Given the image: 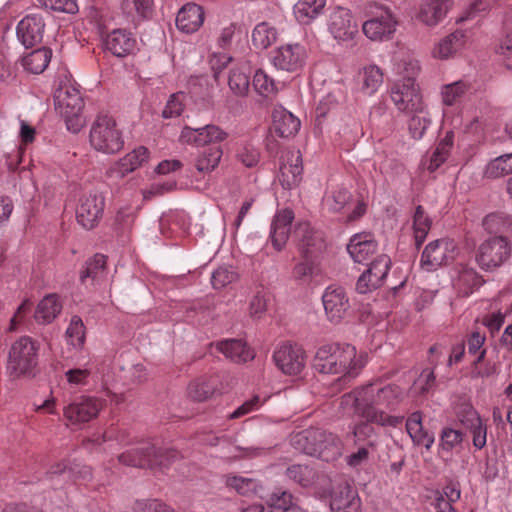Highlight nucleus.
Segmentation results:
<instances>
[{
  "label": "nucleus",
  "mask_w": 512,
  "mask_h": 512,
  "mask_svg": "<svg viewBox=\"0 0 512 512\" xmlns=\"http://www.w3.org/2000/svg\"><path fill=\"white\" fill-rule=\"evenodd\" d=\"M54 105L55 110L64 117L67 129L73 133L79 132L84 124L81 117L84 102L79 90L72 85H60L54 93Z\"/></svg>",
  "instance_id": "6e6552de"
},
{
  "label": "nucleus",
  "mask_w": 512,
  "mask_h": 512,
  "mask_svg": "<svg viewBox=\"0 0 512 512\" xmlns=\"http://www.w3.org/2000/svg\"><path fill=\"white\" fill-rule=\"evenodd\" d=\"M226 485L244 496L255 492L257 488V482L254 479L236 475L226 476Z\"/></svg>",
  "instance_id": "bf43d9fd"
},
{
  "label": "nucleus",
  "mask_w": 512,
  "mask_h": 512,
  "mask_svg": "<svg viewBox=\"0 0 512 512\" xmlns=\"http://www.w3.org/2000/svg\"><path fill=\"white\" fill-rule=\"evenodd\" d=\"M511 249V243L506 237H491L479 246L476 261L482 269L494 270L509 259Z\"/></svg>",
  "instance_id": "1a4fd4ad"
},
{
  "label": "nucleus",
  "mask_w": 512,
  "mask_h": 512,
  "mask_svg": "<svg viewBox=\"0 0 512 512\" xmlns=\"http://www.w3.org/2000/svg\"><path fill=\"white\" fill-rule=\"evenodd\" d=\"M67 342L76 349L83 347L86 337V329L82 319L74 315L65 332Z\"/></svg>",
  "instance_id": "09e8293b"
},
{
  "label": "nucleus",
  "mask_w": 512,
  "mask_h": 512,
  "mask_svg": "<svg viewBox=\"0 0 512 512\" xmlns=\"http://www.w3.org/2000/svg\"><path fill=\"white\" fill-rule=\"evenodd\" d=\"M307 58L305 47L299 43L284 44L273 52L272 63L280 70L298 72Z\"/></svg>",
  "instance_id": "2eb2a0df"
},
{
  "label": "nucleus",
  "mask_w": 512,
  "mask_h": 512,
  "mask_svg": "<svg viewBox=\"0 0 512 512\" xmlns=\"http://www.w3.org/2000/svg\"><path fill=\"white\" fill-rule=\"evenodd\" d=\"M453 138V133L448 132L437 144L427 165L430 172L437 170L447 160L453 146Z\"/></svg>",
  "instance_id": "37998d69"
},
{
  "label": "nucleus",
  "mask_w": 512,
  "mask_h": 512,
  "mask_svg": "<svg viewBox=\"0 0 512 512\" xmlns=\"http://www.w3.org/2000/svg\"><path fill=\"white\" fill-rule=\"evenodd\" d=\"M90 144L98 152L116 154L124 147L122 131L107 114L98 115L90 129Z\"/></svg>",
  "instance_id": "423d86ee"
},
{
  "label": "nucleus",
  "mask_w": 512,
  "mask_h": 512,
  "mask_svg": "<svg viewBox=\"0 0 512 512\" xmlns=\"http://www.w3.org/2000/svg\"><path fill=\"white\" fill-rule=\"evenodd\" d=\"M347 251L354 262L363 263L377 251V243L370 233L355 234L347 245Z\"/></svg>",
  "instance_id": "a878e982"
},
{
  "label": "nucleus",
  "mask_w": 512,
  "mask_h": 512,
  "mask_svg": "<svg viewBox=\"0 0 512 512\" xmlns=\"http://www.w3.org/2000/svg\"><path fill=\"white\" fill-rule=\"evenodd\" d=\"M290 442L296 450L324 461L336 460L344 451V443L338 435L319 428L297 432L292 435Z\"/></svg>",
  "instance_id": "7ed1b4c3"
},
{
  "label": "nucleus",
  "mask_w": 512,
  "mask_h": 512,
  "mask_svg": "<svg viewBox=\"0 0 512 512\" xmlns=\"http://www.w3.org/2000/svg\"><path fill=\"white\" fill-rule=\"evenodd\" d=\"M375 422L362 418L354 424L352 429L353 442L355 446H363L373 449L377 445L378 433L373 426Z\"/></svg>",
  "instance_id": "72a5a7b5"
},
{
  "label": "nucleus",
  "mask_w": 512,
  "mask_h": 512,
  "mask_svg": "<svg viewBox=\"0 0 512 512\" xmlns=\"http://www.w3.org/2000/svg\"><path fill=\"white\" fill-rule=\"evenodd\" d=\"M405 70L407 77L395 82L390 88L391 100L400 112L423 114L426 105L420 93V88L413 78V75L419 71L418 61L409 59Z\"/></svg>",
  "instance_id": "20e7f679"
},
{
  "label": "nucleus",
  "mask_w": 512,
  "mask_h": 512,
  "mask_svg": "<svg viewBox=\"0 0 512 512\" xmlns=\"http://www.w3.org/2000/svg\"><path fill=\"white\" fill-rule=\"evenodd\" d=\"M106 257L102 254H95L87 263L84 270L81 272L80 280L86 283L87 279L92 281L98 280L105 271Z\"/></svg>",
  "instance_id": "864d4df0"
},
{
  "label": "nucleus",
  "mask_w": 512,
  "mask_h": 512,
  "mask_svg": "<svg viewBox=\"0 0 512 512\" xmlns=\"http://www.w3.org/2000/svg\"><path fill=\"white\" fill-rule=\"evenodd\" d=\"M483 226L489 233L505 232L512 226V218L503 212L491 213L484 218Z\"/></svg>",
  "instance_id": "5fc2aeb1"
},
{
  "label": "nucleus",
  "mask_w": 512,
  "mask_h": 512,
  "mask_svg": "<svg viewBox=\"0 0 512 512\" xmlns=\"http://www.w3.org/2000/svg\"><path fill=\"white\" fill-rule=\"evenodd\" d=\"M430 123L431 120L426 111L423 114H414L409 121V131L411 136L414 139H421Z\"/></svg>",
  "instance_id": "0e129e2a"
},
{
  "label": "nucleus",
  "mask_w": 512,
  "mask_h": 512,
  "mask_svg": "<svg viewBox=\"0 0 512 512\" xmlns=\"http://www.w3.org/2000/svg\"><path fill=\"white\" fill-rule=\"evenodd\" d=\"M463 439L464 434L461 431L445 427L443 428L439 439L440 449L449 453L460 446Z\"/></svg>",
  "instance_id": "13d9d810"
},
{
  "label": "nucleus",
  "mask_w": 512,
  "mask_h": 512,
  "mask_svg": "<svg viewBox=\"0 0 512 512\" xmlns=\"http://www.w3.org/2000/svg\"><path fill=\"white\" fill-rule=\"evenodd\" d=\"M331 512H360L361 499L357 490L348 483L333 488L330 496Z\"/></svg>",
  "instance_id": "6ab92c4d"
},
{
  "label": "nucleus",
  "mask_w": 512,
  "mask_h": 512,
  "mask_svg": "<svg viewBox=\"0 0 512 512\" xmlns=\"http://www.w3.org/2000/svg\"><path fill=\"white\" fill-rule=\"evenodd\" d=\"M455 256L456 244L453 240H435L425 247L421 257V265L427 271H433L452 261Z\"/></svg>",
  "instance_id": "ddd939ff"
},
{
  "label": "nucleus",
  "mask_w": 512,
  "mask_h": 512,
  "mask_svg": "<svg viewBox=\"0 0 512 512\" xmlns=\"http://www.w3.org/2000/svg\"><path fill=\"white\" fill-rule=\"evenodd\" d=\"M406 430L415 445L424 446L429 450L434 444V434L424 429L420 412H414L408 417Z\"/></svg>",
  "instance_id": "2f4dec72"
},
{
  "label": "nucleus",
  "mask_w": 512,
  "mask_h": 512,
  "mask_svg": "<svg viewBox=\"0 0 512 512\" xmlns=\"http://www.w3.org/2000/svg\"><path fill=\"white\" fill-rule=\"evenodd\" d=\"M398 24V18L392 10L381 6L370 19L362 24V31L372 41H387L394 36Z\"/></svg>",
  "instance_id": "9b49d317"
},
{
  "label": "nucleus",
  "mask_w": 512,
  "mask_h": 512,
  "mask_svg": "<svg viewBox=\"0 0 512 512\" xmlns=\"http://www.w3.org/2000/svg\"><path fill=\"white\" fill-rule=\"evenodd\" d=\"M322 302L328 320L334 323H339L350 308L344 288L337 285H330L325 289Z\"/></svg>",
  "instance_id": "f3484780"
},
{
  "label": "nucleus",
  "mask_w": 512,
  "mask_h": 512,
  "mask_svg": "<svg viewBox=\"0 0 512 512\" xmlns=\"http://www.w3.org/2000/svg\"><path fill=\"white\" fill-rule=\"evenodd\" d=\"M136 38L125 29H114L104 38L105 49L116 57H125L136 48Z\"/></svg>",
  "instance_id": "4be33fe9"
},
{
  "label": "nucleus",
  "mask_w": 512,
  "mask_h": 512,
  "mask_svg": "<svg viewBox=\"0 0 512 512\" xmlns=\"http://www.w3.org/2000/svg\"><path fill=\"white\" fill-rule=\"evenodd\" d=\"M45 22L40 14H29L17 25L16 33L18 40L26 48L39 44L44 35Z\"/></svg>",
  "instance_id": "aec40b11"
},
{
  "label": "nucleus",
  "mask_w": 512,
  "mask_h": 512,
  "mask_svg": "<svg viewBox=\"0 0 512 512\" xmlns=\"http://www.w3.org/2000/svg\"><path fill=\"white\" fill-rule=\"evenodd\" d=\"M484 358L485 351H480V354L473 360L471 369L472 378H487L495 373V365L489 362L484 363Z\"/></svg>",
  "instance_id": "680f3d73"
},
{
  "label": "nucleus",
  "mask_w": 512,
  "mask_h": 512,
  "mask_svg": "<svg viewBox=\"0 0 512 512\" xmlns=\"http://www.w3.org/2000/svg\"><path fill=\"white\" fill-rule=\"evenodd\" d=\"M105 206L104 197L99 193L84 195L76 210L78 222L86 229H92L97 225Z\"/></svg>",
  "instance_id": "a211bd4d"
},
{
  "label": "nucleus",
  "mask_w": 512,
  "mask_h": 512,
  "mask_svg": "<svg viewBox=\"0 0 512 512\" xmlns=\"http://www.w3.org/2000/svg\"><path fill=\"white\" fill-rule=\"evenodd\" d=\"M286 474L289 479L295 481L303 487H308L313 483L315 472L307 465L294 464L287 468Z\"/></svg>",
  "instance_id": "6e6d98bb"
},
{
  "label": "nucleus",
  "mask_w": 512,
  "mask_h": 512,
  "mask_svg": "<svg viewBox=\"0 0 512 512\" xmlns=\"http://www.w3.org/2000/svg\"><path fill=\"white\" fill-rule=\"evenodd\" d=\"M205 133H206L205 126L202 128H197V129L186 126L183 128V130L181 132L180 139L182 142L187 143V144L203 146V145H207V141H206L207 138L205 137Z\"/></svg>",
  "instance_id": "e2e57ef3"
},
{
  "label": "nucleus",
  "mask_w": 512,
  "mask_h": 512,
  "mask_svg": "<svg viewBox=\"0 0 512 512\" xmlns=\"http://www.w3.org/2000/svg\"><path fill=\"white\" fill-rule=\"evenodd\" d=\"M204 22V11L195 3L184 5L176 17L177 28L187 34L196 32Z\"/></svg>",
  "instance_id": "cd10ccee"
},
{
  "label": "nucleus",
  "mask_w": 512,
  "mask_h": 512,
  "mask_svg": "<svg viewBox=\"0 0 512 512\" xmlns=\"http://www.w3.org/2000/svg\"><path fill=\"white\" fill-rule=\"evenodd\" d=\"M222 149L217 146L204 149L198 156L195 166L199 172H210L214 170L222 157Z\"/></svg>",
  "instance_id": "49530a36"
},
{
  "label": "nucleus",
  "mask_w": 512,
  "mask_h": 512,
  "mask_svg": "<svg viewBox=\"0 0 512 512\" xmlns=\"http://www.w3.org/2000/svg\"><path fill=\"white\" fill-rule=\"evenodd\" d=\"M362 354L350 344L331 343L320 346L313 359L314 368L324 374H340L345 379L354 378L364 367Z\"/></svg>",
  "instance_id": "f03ea898"
},
{
  "label": "nucleus",
  "mask_w": 512,
  "mask_h": 512,
  "mask_svg": "<svg viewBox=\"0 0 512 512\" xmlns=\"http://www.w3.org/2000/svg\"><path fill=\"white\" fill-rule=\"evenodd\" d=\"M469 88V83L464 80H459L450 84L443 85L440 89L442 103L445 106H453L457 104L466 94Z\"/></svg>",
  "instance_id": "c03bdc74"
},
{
  "label": "nucleus",
  "mask_w": 512,
  "mask_h": 512,
  "mask_svg": "<svg viewBox=\"0 0 512 512\" xmlns=\"http://www.w3.org/2000/svg\"><path fill=\"white\" fill-rule=\"evenodd\" d=\"M465 42V34L462 31H455L434 46L432 56L436 59L446 60L456 54Z\"/></svg>",
  "instance_id": "473e14b6"
},
{
  "label": "nucleus",
  "mask_w": 512,
  "mask_h": 512,
  "mask_svg": "<svg viewBox=\"0 0 512 512\" xmlns=\"http://www.w3.org/2000/svg\"><path fill=\"white\" fill-rule=\"evenodd\" d=\"M216 391L215 379L213 377H201L190 383L188 387L189 396L198 402L210 398Z\"/></svg>",
  "instance_id": "79ce46f5"
},
{
  "label": "nucleus",
  "mask_w": 512,
  "mask_h": 512,
  "mask_svg": "<svg viewBox=\"0 0 512 512\" xmlns=\"http://www.w3.org/2000/svg\"><path fill=\"white\" fill-rule=\"evenodd\" d=\"M39 344L28 336L16 340L9 350L8 371L14 377L34 376L38 365Z\"/></svg>",
  "instance_id": "0eeeda50"
},
{
  "label": "nucleus",
  "mask_w": 512,
  "mask_h": 512,
  "mask_svg": "<svg viewBox=\"0 0 512 512\" xmlns=\"http://www.w3.org/2000/svg\"><path fill=\"white\" fill-rule=\"evenodd\" d=\"M237 274L227 267H219L216 269L211 277L212 285L215 289H222L226 285L234 282Z\"/></svg>",
  "instance_id": "774afa93"
},
{
  "label": "nucleus",
  "mask_w": 512,
  "mask_h": 512,
  "mask_svg": "<svg viewBox=\"0 0 512 512\" xmlns=\"http://www.w3.org/2000/svg\"><path fill=\"white\" fill-rule=\"evenodd\" d=\"M105 405V399L80 396L63 407V416L68 424L81 425L95 419Z\"/></svg>",
  "instance_id": "9d476101"
},
{
  "label": "nucleus",
  "mask_w": 512,
  "mask_h": 512,
  "mask_svg": "<svg viewBox=\"0 0 512 512\" xmlns=\"http://www.w3.org/2000/svg\"><path fill=\"white\" fill-rule=\"evenodd\" d=\"M453 409L457 420L464 428L481 418L473 405L466 398H460L455 402Z\"/></svg>",
  "instance_id": "603ef678"
},
{
  "label": "nucleus",
  "mask_w": 512,
  "mask_h": 512,
  "mask_svg": "<svg viewBox=\"0 0 512 512\" xmlns=\"http://www.w3.org/2000/svg\"><path fill=\"white\" fill-rule=\"evenodd\" d=\"M432 225V220L421 205L415 208L413 214V233L415 244L420 247L425 241Z\"/></svg>",
  "instance_id": "ea45409f"
},
{
  "label": "nucleus",
  "mask_w": 512,
  "mask_h": 512,
  "mask_svg": "<svg viewBox=\"0 0 512 512\" xmlns=\"http://www.w3.org/2000/svg\"><path fill=\"white\" fill-rule=\"evenodd\" d=\"M277 30L268 22H261L252 31V43L257 49H267L277 39Z\"/></svg>",
  "instance_id": "a19ab883"
},
{
  "label": "nucleus",
  "mask_w": 512,
  "mask_h": 512,
  "mask_svg": "<svg viewBox=\"0 0 512 512\" xmlns=\"http://www.w3.org/2000/svg\"><path fill=\"white\" fill-rule=\"evenodd\" d=\"M364 388L362 418L375 422L381 427L396 428L403 423L404 416L392 415L402 399V389L394 384L368 383Z\"/></svg>",
  "instance_id": "f257e3e1"
},
{
  "label": "nucleus",
  "mask_w": 512,
  "mask_h": 512,
  "mask_svg": "<svg viewBox=\"0 0 512 512\" xmlns=\"http://www.w3.org/2000/svg\"><path fill=\"white\" fill-rule=\"evenodd\" d=\"M228 85L236 96H246L250 86L248 73L243 68H233L229 74Z\"/></svg>",
  "instance_id": "8fccbe9b"
},
{
  "label": "nucleus",
  "mask_w": 512,
  "mask_h": 512,
  "mask_svg": "<svg viewBox=\"0 0 512 512\" xmlns=\"http://www.w3.org/2000/svg\"><path fill=\"white\" fill-rule=\"evenodd\" d=\"M180 458L178 451L172 448H156L150 442H142L136 448L119 455L120 463L140 468L164 469Z\"/></svg>",
  "instance_id": "39448f33"
},
{
  "label": "nucleus",
  "mask_w": 512,
  "mask_h": 512,
  "mask_svg": "<svg viewBox=\"0 0 512 512\" xmlns=\"http://www.w3.org/2000/svg\"><path fill=\"white\" fill-rule=\"evenodd\" d=\"M356 83L363 94L371 96L382 86L383 72L376 65L364 66L357 74Z\"/></svg>",
  "instance_id": "c85d7f7f"
},
{
  "label": "nucleus",
  "mask_w": 512,
  "mask_h": 512,
  "mask_svg": "<svg viewBox=\"0 0 512 512\" xmlns=\"http://www.w3.org/2000/svg\"><path fill=\"white\" fill-rule=\"evenodd\" d=\"M391 260L389 256L382 254L377 256L370 264L369 268L359 277L356 283V290L365 294L369 291L379 288L390 269Z\"/></svg>",
  "instance_id": "dca6fc26"
},
{
  "label": "nucleus",
  "mask_w": 512,
  "mask_h": 512,
  "mask_svg": "<svg viewBox=\"0 0 512 512\" xmlns=\"http://www.w3.org/2000/svg\"><path fill=\"white\" fill-rule=\"evenodd\" d=\"M219 352L233 362L242 363L254 358L253 350L239 339H225L216 344Z\"/></svg>",
  "instance_id": "c756f323"
},
{
  "label": "nucleus",
  "mask_w": 512,
  "mask_h": 512,
  "mask_svg": "<svg viewBox=\"0 0 512 512\" xmlns=\"http://www.w3.org/2000/svg\"><path fill=\"white\" fill-rule=\"evenodd\" d=\"M344 98V92L340 86L335 87L333 90L323 96L316 108L318 117H325L327 113L335 108L340 100Z\"/></svg>",
  "instance_id": "4d7b16f0"
},
{
  "label": "nucleus",
  "mask_w": 512,
  "mask_h": 512,
  "mask_svg": "<svg viewBox=\"0 0 512 512\" xmlns=\"http://www.w3.org/2000/svg\"><path fill=\"white\" fill-rule=\"evenodd\" d=\"M364 388L359 387L350 393L344 394L340 398V407L346 413H354L362 418V408L364 407Z\"/></svg>",
  "instance_id": "de8ad7c7"
},
{
  "label": "nucleus",
  "mask_w": 512,
  "mask_h": 512,
  "mask_svg": "<svg viewBox=\"0 0 512 512\" xmlns=\"http://www.w3.org/2000/svg\"><path fill=\"white\" fill-rule=\"evenodd\" d=\"M295 234L299 237V247L303 255H315L325 247L323 235L320 231L312 229L308 223H300Z\"/></svg>",
  "instance_id": "bb28decb"
},
{
  "label": "nucleus",
  "mask_w": 512,
  "mask_h": 512,
  "mask_svg": "<svg viewBox=\"0 0 512 512\" xmlns=\"http://www.w3.org/2000/svg\"><path fill=\"white\" fill-rule=\"evenodd\" d=\"M52 57V51L43 47L28 53L22 58V66L33 74L42 73L48 66Z\"/></svg>",
  "instance_id": "4c0bfd02"
},
{
  "label": "nucleus",
  "mask_w": 512,
  "mask_h": 512,
  "mask_svg": "<svg viewBox=\"0 0 512 512\" xmlns=\"http://www.w3.org/2000/svg\"><path fill=\"white\" fill-rule=\"evenodd\" d=\"M294 213L290 209H283L276 213L271 224L270 238L273 247L280 251L286 244Z\"/></svg>",
  "instance_id": "b1692460"
},
{
  "label": "nucleus",
  "mask_w": 512,
  "mask_h": 512,
  "mask_svg": "<svg viewBox=\"0 0 512 512\" xmlns=\"http://www.w3.org/2000/svg\"><path fill=\"white\" fill-rule=\"evenodd\" d=\"M509 173H512V153L491 160L484 170V176L489 179H497Z\"/></svg>",
  "instance_id": "a18cd8bd"
},
{
  "label": "nucleus",
  "mask_w": 512,
  "mask_h": 512,
  "mask_svg": "<svg viewBox=\"0 0 512 512\" xmlns=\"http://www.w3.org/2000/svg\"><path fill=\"white\" fill-rule=\"evenodd\" d=\"M268 512H306L287 491L275 492L268 500Z\"/></svg>",
  "instance_id": "58836bf2"
},
{
  "label": "nucleus",
  "mask_w": 512,
  "mask_h": 512,
  "mask_svg": "<svg viewBox=\"0 0 512 512\" xmlns=\"http://www.w3.org/2000/svg\"><path fill=\"white\" fill-rule=\"evenodd\" d=\"M252 84L255 91L266 98L278 92V84L262 69L255 72Z\"/></svg>",
  "instance_id": "3c124183"
},
{
  "label": "nucleus",
  "mask_w": 512,
  "mask_h": 512,
  "mask_svg": "<svg viewBox=\"0 0 512 512\" xmlns=\"http://www.w3.org/2000/svg\"><path fill=\"white\" fill-rule=\"evenodd\" d=\"M326 0H299L294 5V15L301 24H309L322 12Z\"/></svg>",
  "instance_id": "e433bc0d"
},
{
  "label": "nucleus",
  "mask_w": 512,
  "mask_h": 512,
  "mask_svg": "<svg viewBox=\"0 0 512 512\" xmlns=\"http://www.w3.org/2000/svg\"><path fill=\"white\" fill-rule=\"evenodd\" d=\"M185 94L182 92L170 96L162 112L164 118H173L179 116L184 109Z\"/></svg>",
  "instance_id": "69168bd1"
},
{
  "label": "nucleus",
  "mask_w": 512,
  "mask_h": 512,
  "mask_svg": "<svg viewBox=\"0 0 512 512\" xmlns=\"http://www.w3.org/2000/svg\"><path fill=\"white\" fill-rule=\"evenodd\" d=\"M352 194L345 188L334 187L328 189L322 199V207L329 213L341 212L351 201Z\"/></svg>",
  "instance_id": "c9c22d12"
},
{
  "label": "nucleus",
  "mask_w": 512,
  "mask_h": 512,
  "mask_svg": "<svg viewBox=\"0 0 512 512\" xmlns=\"http://www.w3.org/2000/svg\"><path fill=\"white\" fill-rule=\"evenodd\" d=\"M452 0H422L417 18L427 26H436L452 7Z\"/></svg>",
  "instance_id": "393cba45"
},
{
  "label": "nucleus",
  "mask_w": 512,
  "mask_h": 512,
  "mask_svg": "<svg viewBox=\"0 0 512 512\" xmlns=\"http://www.w3.org/2000/svg\"><path fill=\"white\" fill-rule=\"evenodd\" d=\"M62 304L56 294L45 296L37 305L34 319L39 324L51 323L61 312Z\"/></svg>",
  "instance_id": "f704fd0d"
},
{
  "label": "nucleus",
  "mask_w": 512,
  "mask_h": 512,
  "mask_svg": "<svg viewBox=\"0 0 512 512\" xmlns=\"http://www.w3.org/2000/svg\"><path fill=\"white\" fill-rule=\"evenodd\" d=\"M149 154V150L144 146L135 148L110 168L111 176L116 178L125 177L127 174L144 165L149 159Z\"/></svg>",
  "instance_id": "5701e85b"
},
{
  "label": "nucleus",
  "mask_w": 512,
  "mask_h": 512,
  "mask_svg": "<svg viewBox=\"0 0 512 512\" xmlns=\"http://www.w3.org/2000/svg\"><path fill=\"white\" fill-rule=\"evenodd\" d=\"M471 436L473 447L476 450L483 449L487 444V424L480 418L472 424L465 427Z\"/></svg>",
  "instance_id": "052dcab7"
},
{
  "label": "nucleus",
  "mask_w": 512,
  "mask_h": 512,
  "mask_svg": "<svg viewBox=\"0 0 512 512\" xmlns=\"http://www.w3.org/2000/svg\"><path fill=\"white\" fill-rule=\"evenodd\" d=\"M272 117L274 130L281 137L294 136L300 129V120L283 107L275 108Z\"/></svg>",
  "instance_id": "7c9ffc66"
},
{
  "label": "nucleus",
  "mask_w": 512,
  "mask_h": 512,
  "mask_svg": "<svg viewBox=\"0 0 512 512\" xmlns=\"http://www.w3.org/2000/svg\"><path fill=\"white\" fill-rule=\"evenodd\" d=\"M327 28L331 36L338 42L351 41L359 33L352 12L348 8L339 5L329 9Z\"/></svg>",
  "instance_id": "f8f14e48"
},
{
  "label": "nucleus",
  "mask_w": 512,
  "mask_h": 512,
  "mask_svg": "<svg viewBox=\"0 0 512 512\" xmlns=\"http://www.w3.org/2000/svg\"><path fill=\"white\" fill-rule=\"evenodd\" d=\"M268 294L261 290L251 298L249 303V314L253 318H261L267 309Z\"/></svg>",
  "instance_id": "338daca9"
},
{
  "label": "nucleus",
  "mask_w": 512,
  "mask_h": 512,
  "mask_svg": "<svg viewBox=\"0 0 512 512\" xmlns=\"http://www.w3.org/2000/svg\"><path fill=\"white\" fill-rule=\"evenodd\" d=\"M302 159L299 151H287L280 163L279 181L284 188L296 186L302 175Z\"/></svg>",
  "instance_id": "412c9836"
},
{
  "label": "nucleus",
  "mask_w": 512,
  "mask_h": 512,
  "mask_svg": "<svg viewBox=\"0 0 512 512\" xmlns=\"http://www.w3.org/2000/svg\"><path fill=\"white\" fill-rule=\"evenodd\" d=\"M273 359L276 366L287 375L299 374L306 364V354L303 348L297 344L285 343L278 347Z\"/></svg>",
  "instance_id": "4468645a"
}]
</instances>
